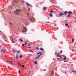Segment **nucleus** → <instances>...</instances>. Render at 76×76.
I'll return each instance as SVG.
<instances>
[{
    "label": "nucleus",
    "mask_w": 76,
    "mask_h": 76,
    "mask_svg": "<svg viewBox=\"0 0 76 76\" xmlns=\"http://www.w3.org/2000/svg\"><path fill=\"white\" fill-rule=\"evenodd\" d=\"M50 16L51 17H53V14H52L51 13H50Z\"/></svg>",
    "instance_id": "obj_19"
},
{
    "label": "nucleus",
    "mask_w": 76,
    "mask_h": 76,
    "mask_svg": "<svg viewBox=\"0 0 76 76\" xmlns=\"http://www.w3.org/2000/svg\"><path fill=\"white\" fill-rule=\"evenodd\" d=\"M25 43L24 45H26L27 44V42H26V41H25Z\"/></svg>",
    "instance_id": "obj_23"
},
{
    "label": "nucleus",
    "mask_w": 76,
    "mask_h": 76,
    "mask_svg": "<svg viewBox=\"0 0 76 76\" xmlns=\"http://www.w3.org/2000/svg\"><path fill=\"white\" fill-rule=\"evenodd\" d=\"M64 62H67V61H64Z\"/></svg>",
    "instance_id": "obj_47"
},
{
    "label": "nucleus",
    "mask_w": 76,
    "mask_h": 76,
    "mask_svg": "<svg viewBox=\"0 0 76 76\" xmlns=\"http://www.w3.org/2000/svg\"><path fill=\"white\" fill-rule=\"evenodd\" d=\"M72 51H73V52L74 51V50L73 49L72 50Z\"/></svg>",
    "instance_id": "obj_55"
},
{
    "label": "nucleus",
    "mask_w": 76,
    "mask_h": 76,
    "mask_svg": "<svg viewBox=\"0 0 76 76\" xmlns=\"http://www.w3.org/2000/svg\"><path fill=\"white\" fill-rule=\"evenodd\" d=\"M53 24H55L54 23H53Z\"/></svg>",
    "instance_id": "obj_63"
},
{
    "label": "nucleus",
    "mask_w": 76,
    "mask_h": 76,
    "mask_svg": "<svg viewBox=\"0 0 76 76\" xmlns=\"http://www.w3.org/2000/svg\"><path fill=\"white\" fill-rule=\"evenodd\" d=\"M39 50H41L42 51H43L44 50V48H40L39 49Z\"/></svg>",
    "instance_id": "obj_10"
},
{
    "label": "nucleus",
    "mask_w": 76,
    "mask_h": 76,
    "mask_svg": "<svg viewBox=\"0 0 76 76\" xmlns=\"http://www.w3.org/2000/svg\"><path fill=\"white\" fill-rule=\"evenodd\" d=\"M23 29H24V30H25L26 31H27L28 30L27 29V28H26V27H23Z\"/></svg>",
    "instance_id": "obj_4"
},
{
    "label": "nucleus",
    "mask_w": 76,
    "mask_h": 76,
    "mask_svg": "<svg viewBox=\"0 0 76 76\" xmlns=\"http://www.w3.org/2000/svg\"><path fill=\"white\" fill-rule=\"evenodd\" d=\"M9 8L10 9H12V7H11V6H9Z\"/></svg>",
    "instance_id": "obj_13"
},
{
    "label": "nucleus",
    "mask_w": 76,
    "mask_h": 76,
    "mask_svg": "<svg viewBox=\"0 0 76 76\" xmlns=\"http://www.w3.org/2000/svg\"><path fill=\"white\" fill-rule=\"evenodd\" d=\"M64 15V13L61 12H60L59 15V16H63Z\"/></svg>",
    "instance_id": "obj_3"
},
{
    "label": "nucleus",
    "mask_w": 76,
    "mask_h": 76,
    "mask_svg": "<svg viewBox=\"0 0 76 76\" xmlns=\"http://www.w3.org/2000/svg\"><path fill=\"white\" fill-rule=\"evenodd\" d=\"M65 74H66V72H65Z\"/></svg>",
    "instance_id": "obj_60"
},
{
    "label": "nucleus",
    "mask_w": 76,
    "mask_h": 76,
    "mask_svg": "<svg viewBox=\"0 0 76 76\" xmlns=\"http://www.w3.org/2000/svg\"><path fill=\"white\" fill-rule=\"evenodd\" d=\"M65 26H69V25L67 23H66L65 24Z\"/></svg>",
    "instance_id": "obj_18"
},
{
    "label": "nucleus",
    "mask_w": 76,
    "mask_h": 76,
    "mask_svg": "<svg viewBox=\"0 0 76 76\" xmlns=\"http://www.w3.org/2000/svg\"><path fill=\"white\" fill-rule=\"evenodd\" d=\"M55 54H57V53H55Z\"/></svg>",
    "instance_id": "obj_58"
},
{
    "label": "nucleus",
    "mask_w": 76,
    "mask_h": 76,
    "mask_svg": "<svg viewBox=\"0 0 76 76\" xmlns=\"http://www.w3.org/2000/svg\"><path fill=\"white\" fill-rule=\"evenodd\" d=\"M73 41H74V39H72V42H73Z\"/></svg>",
    "instance_id": "obj_37"
},
{
    "label": "nucleus",
    "mask_w": 76,
    "mask_h": 76,
    "mask_svg": "<svg viewBox=\"0 0 76 76\" xmlns=\"http://www.w3.org/2000/svg\"><path fill=\"white\" fill-rule=\"evenodd\" d=\"M18 58V54H17L16 56V59Z\"/></svg>",
    "instance_id": "obj_12"
},
{
    "label": "nucleus",
    "mask_w": 76,
    "mask_h": 76,
    "mask_svg": "<svg viewBox=\"0 0 76 76\" xmlns=\"http://www.w3.org/2000/svg\"><path fill=\"white\" fill-rule=\"evenodd\" d=\"M40 56V55H38V56L36 58V59H38V58H39Z\"/></svg>",
    "instance_id": "obj_6"
},
{
    "label": "nucleus",
    "mask_w": 76,
    "mask_h": 76,
    "mask_svg": "<svg viewBox=\"0 0 76 76\" xmlns=\"http://www.w3.org/2000/svg\"><path fill=\"white\" fill-rule=\"evenodd\" d=\"M36 49H37V50H38V49H39V48H38V47H37Z\"/></svg>",
    "instance_id": "obj_30"
},
{
    "label": "nucleus",
    "mask_w": 76,
    "mask_h": 76,
    "mask_svg": "<svg viewBox=\"0 0 76 76\" xmlns=\"http://www.w3.org/2000/svg\"><path fill=\"white\" fill-rule=\"evenodd\" d=\"M30 20H31V21H32V22H34V21H35V20L31 19Z\"/></svg>",
    "instance_id": "obj_15"
},
{
    "label": "nucleus",
    "mask_w": 76,
    "mask_h": 76,
    "mask_svg": "<svg viewBox=\"0 0 76 76\" xmlns=\"http://www.w3.org/2000/svg\"><path fill=\"white\" fill-rule=\"evenodd\" d=\"M63 56L65 57L64 58V60L65 61V60L67 59V58H66V56H65L64 55H63Z\"/></svg>",
    "instance_id": "obj_7"
},
{
    "label": "nucleus",
    "mask_w": 76,
    "mask_h": 76,
    "mask_svg": "<svg viewBox=\"0 0 76 76\" xmlns=\"http://www.w3.org/2000/svg\"><path fill=\"white\" fill-rule=\"evenodd\" d=\"M30 6H31V7H32V6L31 5H30Z\"/></svg>",
    "instance_id": "obj_56"
},
{
    "label": "nucleus",
    "mask_w": 76,
    "mask_h": 76,
    "mask_svg": "<svg viewBox=\"0 0 76 76\" xmlns=\"http://www.w3.org/2000/svg\"><path fill=\"white\" fill-rule=\"evenodd\" d=\"M53 10H51V11H50V12L51 13H53Z\"/></svg>",
    "instance_id": "obj_38"
},
{
    "label": "nucleus",
    "mask_w": 76,
    "mask_h": 76,
    "mask_svg": "<svg viewBox=\"0 0 76 76\" xmlns=\"http://www.w3.org/2000/svg\"><path fill=\"white\" fill-rule=\"evenodd\" d=\"M46 23H50V22H46Z\"/></svg>",
    "instance_id": "obj_52"
},
{
    "label": "nucleus",
    "mask_w": 76,
    "mask_h": 76,
    "mask_svg": "<svg viewBox=\"0 0 76 76\" xmlns=\"http://www.w3.org/2000/svg\"><path fill=\"white\" fill-rule=\"evenodd\" d=\"M62 60H64V59H63Z\"/></svg>",
    "instance_id": "obj_59"
},
{
    "label": "nucleus",
    "mask_w": 76,
    "mask_h": 76,
    "mask_svg": "<svg viewBox=\"0 0 76 76\" xmlns=\"http://www.w3.org/2000/svg\"><path fill=\"white\" fill-rule=\"evenodd\" d=\"M3 50V49H1V52H2V50Z\"/></svg>",
    "instance_id": "obj_61"
},
{
    "label": "nucleus",
    "mask_w": 76,
    "mask_h": 76,
    "mask_svg": "<svg viewBox=\"0 0 76 76\" xmlns=\"http://www.w3.org/2000/svg\"><path fill=\"white\" fill-rule=\"evenodd\" d=\"M22 67H25V66L24 65H23L22 66Z\"/></svg>",
    "instance_id": "obj_39"
},
{
    "label": "nucleus",
    "mask_w": 76,
    "mask_h": 76,
    "mask_svg": "<svg viewBox=\"0 0 76 76\" xmlns=\"http://www.w3.org/2000/svg\"><path fill=\"white\" fill-rule=\"evenodd\" d=\"M14 1L15 2V3H18V1H16V0H14Z\"/></svg>",
    "instance_id": "obj_24"
},
{
    "label": "nucleus",
    "mask_w": 76,
    "mask_h": 76,
    "mask_svg": "<svg viewBox=\"0 0 76 76\" xmlns=\"http://www.w3.org/2000/svg\"><path fill=\"white\" fill-rule=\"evenodd\" d=\"M69 49H71L73 48V47L72 46H70V45H69Z\"/></svg>",
    "instance_id": "obj_8"
},
{
    "label": "nucleus",
    "mask_w": 76,
    "mask_h": 76,
    "mask_svg": "<svg viewBox=\"0 0 76 76\" xmlns=\"http://www.w3.org/2000/svg\"><path fill=\"white\" fill-rule=\"evenodd\" d=\"M54 26H56V24L55 23V24H54Z\"/></svg>",
    "instance_id": "obj_50"
},
{
    "label": "nucleus",
    "mask_w": 76,
    "mask_h": 76,
    "mask_svg": "<svg viewBox=\"0 0 76 76\" xmlns=\"http://www.w3.org/2000/svg\"><path fill=\"white\" fill-rule=\"evenodd\" d=\"M67 17L68 18H70V15H67Z\"/></svg>",
    "instance_id": "obj_26"
},
{
    "label": "nucleus",
    "mask_w": 76,
    "mask_h": 76,
    "mask_svg": "<svg viewBox=\"0 0 76 76\" xmlns=\"http://www.w3.org/2000/svg\"><path fill=\"white\" fill-rule=\"evenodd\" d=\"M1 46H0V48L1 47Z\"/></svg>",
    "instance_id": "obj_64"
},
{
    "label": "nucleus",
    "mask_w": 76,
    "mask_h": 76,
    "mask_svg": "<svg viewBox=\"0 0 76 76\" xmlns=\"http://www.w3.org/2000/svg\"><path fill=\"white\" fill-rule=\"evenodd\" d=\"M46 9H47V7H45V8H43V10H46Z\"/></svg>",
    "instance_id": "obj_20"
},
{
    "label": "nucleus",
    "mask_w": 76,
    "mask_h": 76,
    "mask_svg": "<svg viewBox=\"0 0 76 76\" xmlns=\"http://www.w3.org/2000/svg\"><path fill=\"white\" fill-rule=\"evenodd\" d=\"M68 13L69 15H72V12L71 11H69Z\"/></svg>",
    "instance_id": "obj_5"
},
{
    "label": "nucleus",
    "mask_w": 76,
    "mask_h": 76,
    "mask_svg": "<svg viewBox=\"0 0 76 76\" xmlns=\"http://www.w3.org/2000/svg\"><path fill=\"white\" fill-rule=\"evenodd\" d=\"M54 72H53V71L51 72V75H53L54 74Z\"/></svg>",
    "instance_id": "obj_27"
},
{
    "label": "nucleus",
    "mask_w": 76,
    "mask_h": 76,
    "mask_svg": "<svg viewBox=\"0 0 76 76\" xmlns=\"http://www.w3.org/2000/svg\"><path fill=\"white\" fill-rule=\"evenodd\" d=\"M26 4H27V5H28V6H30V5H31V4H28V2H26Z\"/></svg>",
    "instance_id": "obj_17"
},
{
    "label": "nucleus",
    "mask_w": 76,
    "mask_h": 76,
    "mask_svg": "<svg viewBox=\"0 0 76 76\" xmlns=\"http://www.w3.org/2000/svg\"><path fill=\"white\" fill-rule=\"evenodd\" d=\"M27 16H28V17H29V14H28V13H27Z\"/></svg>",
    "instance_id": "obj_44"
},
{
    "label": "nucleus",
    "mask_w": 76,
    "mask_h": 76,
    "mask_svg": "<svg viewBox=\"0 0 76 76\" xmlns=\"http://www.w3.org/2000/svg\"><path fill=\"white\" fill-rule=\"evenodd\" d=\"M34 63H35V64H37V62L36 61H34Z\"/></svg>",
    "instance_id": "obj_21"
},
{
    "label": "nucleus",
    "mask_w": 76,
    "mask_h": 76,
    "mask_svg": "<svg viewBox=\"0 0 76 76\" xmlns=\"http://www.w3.org/2000/svg\"><path fill=\"white\" fill-rule=\"evenodd\" d=\"M70 20H65V22H69Z\"/></svg>",
    "instance_id": "obj_25"
},
{
    "label": "nucleus",
    "mask_w": 76,
    "mask_h": 76,
    "mask_svg": "<svg viewBox=\"0 0 76 76\" xmlns=\"http://www.w3.org/2000/svg\"><path fill=\"white\" fill-rule=\"evenodd\" d=\"M15 5V4H12V6H14Z\"/></svg>",
    "instance_id": "obj_53"
},
{
    "label": "nucleus",
    "mask_w": 76,
    "mask_h": 76,
    "mask_svg": "<svg viewBox=\"0 0 76 76\" xmlns=\"http://www.w3.org/2000/svg\"><path fill=\"white\" fill-rule=\"evenodd\" d=\"M30 45H28V46H30Z\"/></svg>",
    "instance_id": "obj_54"
},
{
    "label": "nucleus",
    "mask_w": 76,
    "mask_h": 76,
    "mask_svg": "<svg viewBox=\"0 0 76 76\" xmlns=\"http://www.w3.org/2000/svg\"><path fill=\"white\" fill-rule=\"evenodd\" d=\"M5 51H6V50H3V53H4V52H5Z\"/></svg>",
    "instance_id": "obj_31"
},
{
    "label": "nucleus",
    "mask_w": 76,
    "mask_h": 76,
    "mask_svg": "<svg viewBox=\"0 0 76 76\" xmlns=\"http://www.w3.org/2000/svg\"><path fill=\"white\" fill-rule=\"evenodd\" d=\"M59 57L61 58V59H62V58H61V56H60Z\"/></svg>",
    "instance_id": "obj_33"
},
{
    "label": "nucleus",
    "mask_w": 76,
    "mask_h": 76,
    "mask_svg": "<svg viewBox=\"0 0 76 76\" xmlns=\"http://www.w3.org/2000/svg\"><path fill=\"white\" fill-rule=\"evenodd\" d=\"M10 23V25H12V23H10H10Z\"/></svg>",
    "instance_id": "obj_40"
},
{
    "label": "nucleus",
    "mask_w": 76,
    "mask_h": 76,
    "mask_svg": "<svg viewBox=\"0 0 76 76\" xmlns=\"http://www.w3.org/2000/svg\"><path fill=\"white\" fill-rule=\"evenodd\" d=\"M41 53V52H39L38 53H37V55H38V54H39Z\"/></svg>",
    "instance_id": "obj_32"
},
{
    "label": "nucleus",
    "mask_w": 76,
    "mask_h": 76,
    "mask_svg": "<svg viewBox=\"0 0 76 76\" xmlns=\"http://www.w3.org/2000/svg\"><path fill=\"white\" fill-rule=\"evenodd\" d=\"M23 57V56L22 55H20V58H22Z\"/></svg>",
    "instance_id": "obj_16"
},
{
    "label": "nucleus",
    "mask_w": 76,
    "mask_h": 76,
    "mask_svg": "<svg viewBox=\"0 0 76 76\" xmlns=\"http://www.w3.org/2000/svg\"><path fill=\"white\" fill-rule=\"evenodd\" d=\"M57 54H58V55L57 56V57H59V56H60V54H58V53Z\"/></svg>",
    "instance_id": "obj_29"
},
{
    "label": "nucleus",
    "mask_w": 76,
    "mask_h": 76,
    "mask_svg": "<svg viewBox=\"0 0 76 76\" xmlns=\"http://www.w3.org/2000/svg\"><path fill=\"white\" fill-rule=\"evenodd\" d=\"M20 41H21V42H23V40H22V39H19Z\"/></svg>",
    "instance_id": "obj_22"
},
{
    "label": "nucleus",
    "mask_w": 76,
    "mask_h": 76,
    "mask_svg": "<svg viewBox=\"0 0 76 76\" xmlns=\"http://www.w3.org/2000/svg\"><path fill=\"white\" fill-rule=\"evenodd\" d=\"M20 70H19L18 71V73H20Z\"/></svg>",
    "instance_id": "obj_51"
},
{
    "label": "nucleus",
    "mask_w": 76,
    "mask_h": 76,
    "mask_svg": "<svg viewBox=\"0 0 76 76\" xmlns=\"http://www.w3.org/2000/svg\"><path fill=\"white\" fill-rule=\"evenodd\" d=\"M75 73H76V71H75Z\"/></svg>",
    "instance_id": "obj_57"
},
{
    "label": "nucleus",
    "mask_w": 76,
    "mask_h": 76,
    "mask_svg": "<svg viewBox=\"0 0 76 76\" xmlns=\"http://www.w3.org/2000/svg\"><path fill=\"white\" fill-rule=\"evenodd\" d=\"M60 51L61 52V53H63V51H62V50H61Z\"/></svg>",
    "instance_id": "obj_46"
},
{
    "label": "nucleus",
    "mask_w": 76,
    "mask_h": 76,
    "mask_svg": "<svg viewBox=\"0 0 76 76\" xmlns=\"http://www.w3.org/2000/svg\"><path fill=\"white\" fill-rule=\"evenodd\" d=\"M16 11H17V12H20V10H18V9H17L16 10Z\"/></svg>",
    "instance_id": "obj_11"
},
{
    "label": "nucleus",
    "mask_w": 76,
    "mask_h": 76,
    "mask_svg": "<svg viewBox=\"0 0 76 76\" xmlns=\"http://www.w3.org/2000/svg\"><path fill=\"white\" fill-rule=\"evenodd\" d=\"M15 15H19V13L17 12H15Z\"/></svg>",
    "instance_id": "obj_9"
},
{
    "label": "nucleus",
    "mask_w": 76,
    "mask_h": 76,
    "mask_svg": "<svg viewBox=\"0 0 76 76\" xmlns=\"http://www.w3.org/2000/svg\"><path fill=\"white\" fill-rule=\"evenodd\" d=\"M14 41H13V39H12L11 40V41L12 43H15L17 41V40H16V39H14Z\"/></svg>",
    "instance_id": "obj_1"
},
{
    "label": "nucleus",
    "mask_w": 76,
    "mask_h": 76,
    "mask_svg": "<svg viewBox=\"0 0 76 76\" xmlns=\"http://www.w3.org/2000/svg\"><path fill=\"white\" fill-rule=\"evenodd\" d=\"M57 59H59V58H57Z\"/></svg>",
    "instance_id": "obj_62"
},
{
    "label": "nucleus",
    "mask_w": 76,
    "mask_h": 76,
    "mask_svg": "<svg viewBox=\"0 0 76 76\" xmlns=\"http://www.w3.org/2000/svg\"><path fill=\"white\" fill-rule=\"evenodd\" d=\"M24 44H22V46H23V47H24Z\"/></svg>",
    "instance_id": "obj_43"
},
{
    "label": "nucleus",
    "mask_w": 76,
    "mask_h": 76,
    "mask_svg": "<svg viewBox=\"0 0 76 76\" xmlns=\"http://www.w3.org/2000/svg\"><path fill=\"white\" fill-rule=\"evenodd\" d=\"M28 58H27L26 59L25 58V60H28Z\"/></svg>",
    "instance_id": "obj_41"
},
{
    "label": "nucleus",
    "mask_w": 76,
    "mask_h": 76,
    "mask_svg": "<svg viewBox=\"0 0 76 76\" xmlns=\"http://www.w3.org/2000/svg\"><path fill=\"white\" fill-rule=\"evenodd\" d=\"M67 14V11H65L64 12V15H66V14Z\"/></svg>",
    "instance_id": "obj_28"
},
{
    "label": "nucleus",
    "mask_w": 76,
    "mask_h": 76,
    "mask_svg": "<svg viewBox=\"0 0 76 76\" xmlns=\"http://www.w3.org/2000/svg\"><path fill=\"white\" fill-rule=\"evenodd\" d=\"M17 63L19 65V66H22V65L20 64L19 63V62H17Z\"/></svg>",
    "instance_id": "obj_14"
},
{
    "label": "nucleus",
    "mask_w": 76,
    "mask_h": 76,
    "mask_svg": "<svg viewBox=\"0 0 76 76\" xmlns=\"http://www.w3.org/2000/svg\"><path fill=\"white\" fill-rule=\"evenodd\" d=\"M7 61V62H8V63H10V64H11L12 65H14V64H13V62H12L11 61H9L8 60H6Z\"/></svg>",
    "instance_id": "obj_2"
},
{
    "label": "nucleus",
    "mask_w": 76,
    "mask_h": 76,
    "mask_svg": "<svg viewBox=\"0 0 76 76\" xmlns=\"http://www.w3.org/2000/svg\"><path fill=\"white\" fill-rule=\"evenodd\" d=\"M22 31L23 32H26V31H25V30H22Z\"/></svg>",
    "instance_id": "obj_34"
},
{
    "label": "nucleus",
    "mask_w": 76,
    "mask_h": 76,
    "mask_svg": "<svg viewBox=\"0 0 76 76\" xmlns=\"http://www.w3.org/2000/svg\"><path fill=\"white\" fill-rule=\"evenodd\" d=\"M28 48H31V47H28Z\"/></svg>",
    "instance_id": "obj_42"
},
{
    "label": "nucleus",
    "mask_w": 76,
    "mask_h": 76,
    "mask_svg": "<svg viewBox=\"0 0 76 76\" xmlns=\"http://www.w3.org/2000/svg\"><path fill=\"white\" fill-rule=\"evenodd\" d=\"M31 53H33V51H32V50H31Z\"/></svg>",
    "instance_id": "obj_49"
},
{
    "label": "nucleus",
    "mask_w": 76,
    "mask_h": 76,
    "mask_svg": "<svg viewBox=\"0 0 76 76\" xmlns=\"http://www.w3.org/2000/svg\"><path fill=\"white\" fill-rule=\"evenodd\" d=\"M20 52V50H18V51H17V52L18 53Z\"/></svg>",
    "instance_id": "obj_36"
},
{
    "label": "nucleus",
    "mask_w": 76,
    "mask_h": 76,
    "mask_svg": "<svg viewBox=\"0 0 76 76\" xmlns=\"http://www.w3.org/2000/svg\"><path fill=\"white\" fill-rule=\"evenodd\" d=\"M42 53H41L40 54V56H41V55H42Z\"/></svg>",
    "instance_id": "obj_48"
},
{
    "label": "nucleus",
    "mask_w": 76,
    "mask_h": 76,
    "mask_svg": "<svg viewBox=\"0 0 76 76\" xmlns=\"http://www.w3.org/2000/svg\"><path fill=\"white\" fill-rule=\"evenodd\" d=\"M12 51H13L14 53H15V50L13 49Z\"/></svg>",
    "instance_id": "obj_35"
},
{
    "label": "nucleus",
    "mask_w": 76,
    "mask_h": 76,
    "mask_svg": "<svg viewBox=\"0 0 76 76\" xmlns=\"http://www.w3.org/2000/svg\"><path fill=\"white\" fill-rule=\"evenodd\" d=\"M28 11L29 12L30 11V9L28 8Z\"/></svg>",
    "instance_id": "obj_45"
}]
</instances>
